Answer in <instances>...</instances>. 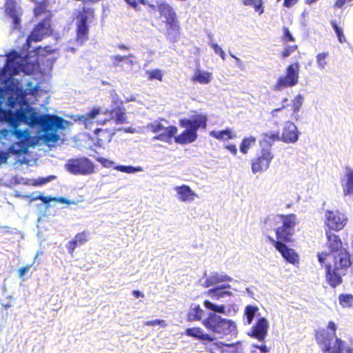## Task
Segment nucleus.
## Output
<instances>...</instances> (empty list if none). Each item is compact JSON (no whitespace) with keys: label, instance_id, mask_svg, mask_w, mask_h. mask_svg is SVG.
Segmentation results:
<instances>
[{"label":"nucleus","instance_id":"f257e3e1","mask_svg":"<svg viewBox=\"0 0 353 353\" xmlns=\"http://www.w3.org/2000/svg\"><path fill=\"white\" fill-rule=\"evenodd\" d=\"M35 68L30 64L27 55L22 56L16 51L10 52L6 57L0 55V88L15 95L8 97V103L11 108L17 104L23 105L19 109L21 121L29 126H39L42 131L49 130H65L70 122L57 115L38 114L34 108L27 105L26 97L34 94L37 92L38 85L34 84L31 77L22 78L20 72L29 74Z\"/></svg>","mask_w":353,"mask_h":353},{"label":"nucleus","instance_id":"f03ea898","mask_svg":"<svg viewBox=\"0 0 353 353\" xmlns=\"http://www.w3.org/2000/svg\"><path fill=\"white\" fill-rule=\"evenodd\" d=\"M319 262L325 265V279L333 288L343 283V276L346 275L352 265L350 254L346 250H341L333 254H327L326 251L319 252Z\"/></svg>","mask_w":353,"mask_h":353},{"label":"nucleus","instance_id":"7ed1b4c3","mask_svg":"<svg viewBox=\"0 0 353 353\" xmlns=\"http://www.w3.org/2000/svg\"><path fill=\"white\" fill-rule=\"evenodd\" d=\"M203 305L205 308L214 312L210 313L208 316L202 322L208 330L221 337L236 334L237 329L234 321L215 314H225V306L224 305H217L205 300L203 302Z\"/></svg>","mask_w":353,"mask_h":353},{"label":"nucleus","instance_id":"20e7f679","mask_svg":"<svg viewBox=\"0 0 353 353\" xmlns=\"http://www.w3.org/2000/svg\"><path fill=\"white\" fill-rule=\"evenodd\" d=\"M327 330L319 329L316 332V339L323 353H353V347H348L345 342L336 336L337 326L330 321Z\"/></svg>","mask_w":353,"mask_h":353},{"label":"nucleus","instance_id":"39448f33","mask_svg":"<svg viewBox=\"0 0 353 353\" xmlns=\"http://www.w3.org/2000/svg\"><path fill=\"white\" fill-rule=\"evenodd\" d=\"M207 121L208 118L205 114H196L190 119H181L180 125L187 129L174 137L175 142L184 145L195 141L197 139V130L199 128H205Z\"/></svg>","mask_w":353,"mask_h":353},{"label":"nucleus","instance_id":"423d86ee","mask_svg":"<svg viewBox=\"0 0 353 353\" xmlns=\"http://www.w3.org/2000/svg\"><path fill=\"white\" fill-rule=\"evenodd\" d=\"M160 14L165 17L168 28V37L171 42H176L178 39L179 26L176 18V13L172 8L164 1H158L157 5Z\"/></svg>","mask_w":353,"mask_h":353},{"label":"nucleus","instance_id":"0eeeda50","mask_svg":"<svg viewBox=\"0 0 353 353\" xmlns=\"http://www.w3.org/2000/svg\"><path fill=\"white\" fill-rule=\"evenodd\" d=\"M272 221L281 223V226L275 229L277 239L285 241H290L294 234V228L296 223V216L291 214L287 216H274L272 219H268V222Z\"/></svg>","mask_w":353,"mask_h":353},{"label":"nucleus","instance_id":"6e6552de","mask_svg":"<svg viewBox=\"0 0 353 353\" xmlns=\"http://www.w3.org/2000/svg\"><path fill=\"white\" fill-rule=\"evenodd\" d=\"M94 18V11L90 8H83L76 17L75 25L77 27V41L82 44L88 40L89 32V23Z\"/></svg>","mask_w":353,"mask_h":353},{"label":"nucleus","instance_id":"1a4fd4ad","mask_svg":"<svg viewBox=\"0 0 353 353\" xmlns=\"http://www.w3.org/2000/svg\"><path fill=\"white\" fill-rule=\"evenodd\" d=\"M66 170L75 175H88L94 172V166L88 158L70 159L65 164Z\"/></svg>","mask_w":353,"mask_h":353},{"label":"nucleus","instance_id":"9d476101","mask_svg":"<svg viewBox=\"0 0 353 353\" xmlns=\"http://www.w3.org/2000/svg\"><path fill=\"white\" fill-rule=\"evenodd\" d=\"M299 63L290 65L286 69V74L278 79L276 84L274 87V90H282L288 87L296 85L299 81Z\"/></svg>","mask_w":353,"mask_h":353},{"label":"nucleus","instance_id":"9b49d317","mask_svg":"<svg viewBox=\"0 0 353 353\" xmlns=\"http://www.w3.org/2000/svg\"><path fill=\"white\" fill-rule=\"evenodd\" d=\"M51 33L50 22L47 18H45L32 31L30 35L26 41V43L23 46V50L27 51H33L31 50V42L41 41L44 37L48 36Z\"/></svg>","mask_w":353,"mask_h":353},{"label":"nucleus","instance_id":"f8f14e48","mask_svg":"<svg viewBox=\"0 0 353 353\" xmlns=\"http://www.w3.org/2000/svg\"><path fill=\"white\" fill-rule=\"evenodd\" d=\"M274 158L271 150L263 148L258 157L252 163V171L254 174L263 172L270 166V163Z\"/></svg>","mask_w":353,"mask_h":353},{"label":"nucleus","instance_id":"ddd939ff","mask_svg":"<svg viewBox=\"0 0 353 353\" xmlns=\"http://www.w3.org/2000/svg\"><path fill=\"white\" fill-rule=\"evenodd\" d=\"M269 326V322L265 317H259L248 332V335L263 342L268 335Z\"/></svg>","mask_w":353,"mask_h":353},{"label":"nucleus","instance_id":"4468645a","mask_svg":"<svg viewBox=\"0 0 353 353\" xmlns=\"http://www.w3.org/2000/svg\"><path fill=\"white\" fill-rule=\"evenodd\" d=\"M325 216L327 225L334 230L343 229L347 221L346 216L339 211H327Z\"/></svg>","mask_w":353,"mask_h":353},{"label":"nucleus","instance_id":"2eb2a0df","mask_svg":"<svg viewBox=\"0 0 353 353\" xmlns=\"http://www.w3.org/2000/svg\"><path fill=\"white\" fill-rule=\"evenodd\" d=\"M3 103V99L0 97V121L2 123H8L9 126L14 129L18 128L21 121V117L19 116V110L15 113H13L12 110H3L1 108Z\"/></svg>","mask_w":353,"mask_h":353},{"label":"nucleus","instance_id":"dca6fc26","mask_svg":"<svg viewBox=\"0 0 353 353\" xmlns=\"http://www.w3.org/2000/svg\"><path fill=\"white\" fill-rule=\"evenodd\" d=\"M299 134L296 125L291 121H287L283 130L281 140L286 143H294L299 140Z\"/></svg>","mask_w":353,"mask_h":353},{"label":"nucleus","instance_id":"f3484780","mask_svg":"<svg viewBox=\"0 0 353 353\" xmlns=\"http://www.w3.org/2000/svg\"><path fill=\"white\" fill-rule=\"evenodd\" d=\"M110 119H103L99 124L105 125L108 123L114 122L116 124H123L126 123L127 116L125 110L123 107L117 106L112 108L110 112Z\"/></svg>","mask_w":353,"mask_h":353},{"label":"nucleus","instance_id":"a211bd4d","mask_svg":"<svg viewBox=\"0 0 353 353\" xmlns=\"http://www.w3.org/2000/svg\"><path fill=\"white\" fill-rule=\"evenodd\" d=\"M270 241L274 243L276 249L288 262L292 264L298 262L299 256L293 249L289 248L284 243L280 241H276L273 239H270Z\"/></svg>","mask_w":353,"mask_h":353},{"label":"nucleus","instance_id":"6ab92c4d","mask_svg":"<svg viewBox=\"0 0 353 353\" xmlns=\"http://www.w3.org/2000/svg\"><path fill=\"white\" fill-rule=\"evenodd\" d=\"M204 277H205V281L201 283V285L205 288H209L222 282L232 281V279L223 272H213L208 276L205 272Z\"/></svg>","mask_w":353,"mask_h":353},{"label":"nucleus","instance_id":"aec40b11","mask_svg":"<svg viewBox=\"0 0 353 353\" xmlns=\"http://www.w3.org/2000/svg\"><path fill=\"white\" fill-rule=\"evenodd\" d=\"M341 185L343 196L353 199V170L352 168H346L344 176L341 179Z\"/></svg>","mask_w":353,"mask_h":353},{"label":"nucleus","instance_id":"412c9836","mask_svg":"<svg viewBox=\"0 0 353 353\" xmlns=\"http://www.w3.org/2000/svg\"><path fill=\"white\" fill-rule=\"evenodd\" d=\"M6 12L12 19V28L17 29L20 27L21 16L22 11L20 8L12 1H8L6 5Z\"/></svg>","mask_w":353,"mask_h":353},{"label":"nucleus","instance_id":"4be33fe9","mask_svg":"<svg viewBox=\"0 0 353 353\" xmlns=\"http://www.w3.org/2000/svg\"><path fill=\"white\" fill-rule=\"evenodd\" d=\"M174 190L178 199L182 202H192L195 197H198L197 194L187 185L176 186Z\"/></svg>","mask_w":353,"mask_h":353},{"label":"nucleus","instance_id":"5701e85b","mask_svg":"<svg viewBox=\"0 0 353 353\" xmlns=\"http://www.w3.org/2000/svg\"><path fill=\"white\" fill-rule=\"evenodd\" d=\"M326 236L327 239V246L330 250L328 252H327V254H333V252L345 250L343 248L342 242L337 235L330 230L326 232Z\"/></svg>","mask_w":353,"mask_h":353},{"label":"nucleus","instance_id":"b1692460","mask_svg":"<svg viewBox=\"0 0 353 353\" xmlns=\"http://www.w3.org/2000/svg\"><path fill=\"white\" fill-rule=\"evenodd\" d=\"M178 130L176 126H165L164 129L159 134L152 138L153 140H158L165 143H170L172 138L176 134Z\"/></svg>","mask_w":353,"mask_h":353},{"label":"nucleus","instance_id":"393cba45","mask_svg":"<svg viewBox=\"0 0 353 353\" xmlns=\"http://www.w3.org/2000/svg\"><path fill=\"white\" fill-rule=\"evenodd\" d=\"M207 294L210 296L213 300H218L222 302L228 301V299H230L232 293L230 291L223 290L222 288H214L210 289Z\"/></svg>","mask_w":353,"mask_h":353},{"label":"nucleus","instance_id":"a878e982","mask_svg":"<svg viewBox=\"0 0 353 353\" xmlns=\"http://www.w3.org/2000/svg\"><path fill=\"white\" fill-rule=\"evenodd\" d=\"M101 108H93L90 112L80 116L79 117V120L85 125L86 128L91 130V125L93 124V121L96 119L97 116L101 113Z\"/></svg>","mask_w":353,"mask_h":353},{"label":"nucleus","instance_id":"bb28decb","mask_svg":"<svg viewBox=\"0 0 353 353\" xmlns=\"http://www.w3.org/2000/svg\"><path fill=\"white\" fill-rule=\"evenodd\" d=\"M185 334L203 341H212L213 340V338L210 334L205 333L200 327L188 328L185 330Z\"/></svg>","mask_w":353,"mask_h":353},{"label":"nucleus","instance_id":"cd10ccee","mask_svg":"<svg viewBox=\"0 0 353 353\" xmlns=\"http://www.w3.org/2000/svg\"><path fill=\"white\" fill-rule=\"evenodd\" d=\"M204 314V311L199 305L193 304L190 306L188 315L187 320L188 321H198L202 319Z\"/></svg>","mask_w":353,"mask_h":353},{"label":"nucleus","instance_id":"c85d7f7f","mask_svg":"<svg viewBox=\"0 0 353 353\" xmlns=\"http://www.w3.org/2000/svg\"><path fill=\"white\" fill-rule=\"evenodd\" d=\"M259 307L255 305H247L244 310L243 322L245 325H250L253 321L254 318L256 316Z\"/></svg>","mask_w":353,"mask_h":353},{"label":"nucleus","instance_id":"c756f323","mask_svg":"<svg viewBox=\"0 0 353 353\" xmlns=\"http://www.w3.org/2000/svg\"><path fill=\"white\" fill-rule=\"evenodd\" d=\"M212 78V74L211 72L198 69L195 71L192 81L201 84H208L211 81Z\"/></svg>","mask_w":353,"mask_h":353},{"label":"nucleus","instance_id":"7c9ffc66","mask_svg":"<svg viewBox=\"0 0 353 353\" xmlns=\"http://www.w3.org/2000/svg\"><path fill=\"white\" fill-rule=\"evenodd\" d=\"M210 136L220 141H226L236 138V134L230 128L221 131L212 130L210 132Z\"/></svg>","mask_w":353,"mask_h":353},{"label":"nucleus","instance_id":"2f4dec72","mask_svg":"<svg viewBox=\"0 0 353 353\" xmlns=\"http://www.w3.org/2000/svg\"><path fill=\"white\" fill-rule=\"evenodd\" d=\"M58 130H49L48 131H43L45 133L39 135V139L47 144L57 143L60 139V136L57 133Z\"/></svg>","mask_w":353,"mask_h":353},{"label":"nucleus","instance_id":"473e14b6","mask_svg":"<svg viewBox=\"0 0 353 353\" xmlns=\"http://www.w3.org/2000/svg\"><path fill=\"white\" fill-rule=\"evenodd\" d=\"M263 140L261 141V145L263 146V144L268 146V148L270 149V147L273 145L275 141L279 139L278 132H270L263 134Z\"/></svg>","mask_w":353,"mask_h":353},{"label":"nucleus","instance_id":"72a5a7b5","mask_svg":"<svg viewBox=\"0 0 353 353\" xmlns=\"http://www.w3.org/2000/svg\"><path fill=\"white\" fill-rule=\"evenodd\" d=\"M242 2L245 6L253 8L259 14H263L264 12L263 1L262 0H242Z\"/></svg>","mask_w":353,"mask_h":353},{"label":"nucleus","instance_id":"f704fd0d","mask_svg":"<svg viewBox=\"0 0 353 353\" xmlns=\"http://www.w3.org/2000/svg\"><path fill=\"white\" fill-rule=\"evenodd\" d=\"M303 103V97L301 94H298L292 101V115L294 116L295 120L299 119V116L297 113L300 111V109Z\"/></svg>","mask_w":353,"mask_h":353},{"label":"nucleus","instance_id":"c9c22d12","mask_svg":"<svg viewBox=\"0 0 353 353\" xmlns=\"http://www.w3.org/2000/svg\"><path fill=\"white\" fill-rule=\"evenodd\" d=\"M9 151L14 154H23L28 152V147L23 142H17L12 145Z\"/></svg>","mask_w":353,"mask_h":353},{"label":"nucleus","instance_id":"e433bc0d","mask_svg":"<svg viewBox=\"0 0 353 353\" xmlns=\"http://www.w3.org/2000/svg\"><path fill=\"white\" fill-rule=\"evenodd\" d=\"M256 143V138L250 136L247 138H244L240 145V151L243 154H247L248 150L254 145Z\"/></svg>","mask_w":353,"mask_h":353},{"label":"nucleus","instance_id":"4c0bfd02","mask_svg":"<svg viewBox=\"0 0 353 353\" xmlns=\"http://www.w3.org/2000/svg\"><path fill=\"white\" fill-rule=\"evenodd\" d=\"M114 169L116 170L122 172L128 173V174H132V173H136V172H139L143 171V168L141 166L134 167L132 165H117L114 168Z\"/></svg>","mask_w":353,"mask_h":353},{"label":"nucleus","instance_id":"58836bf2","mask_svg":"<svg viewBox=\"0 0 353 353\" xmlns=\"http://www.w3.org/2000/svg\"><path fill=\"white\" fill-rule=\"evenodd\" d=\"M229 345L223 343L221 342H215L210 343L208 347L210 353H224L227 346Z\"/></svg>","mask_w":353,"mask_h":353},{"label":"nucleus","instance_id":"ea45409f","mask_svg":"<svg viewBox=\"0 0 353 353\" xmlns=\"http://www.w3.org/2000/svg\"><path fill=\"white\" fill-rule=\"evenodd\" d=\"M339 302L343 307H352L353 306V295L350 294H340Z\"/></svg>","mask_w":353,"mask_h":353},{"label":"nucleus","instance_id":"a19ab883","mask_svg":"<svg viewBox=\"0 0 353 353\" xmlns=\"http://www.w3.org/2000/svg\"><path fill=\"white\" fill-rule=\"evenodd\" d=\"M328 53L327 52H322V53H319L316 58V64H317V66H318V68L320 69L321 70H324L326 67V65H327V58L328 57Z\"/></svg>","mask_w":353,"mask_h":353},{"label":"nucleus","instance_id":"79ce46f5","mask_svg":"<svg viewBox=\"0 0 353 353\" xmlns=\"http://www.w3.org/2000/svg\"><path fill=\"white\" fill-rule=\"evenodd\" d=\"M39 199L42 201L43 203H49L50 202L52 201H57L59 203H65V204H73L74 203V202L73 201H71L70 200H68L66 199H64L63 197H59V198H56V197H51V196H39Z\"/></svg>","mask_w":353,"mask_h":353},{"label":"nucleus","instance_id":"37998d69","mask_svg":"<svg viewBox=\"0 0 353 353\" xmlns=\"http://www.w3.org/2000/svg\"><path fill=\"white\" fill-rule=\"evenodd\" d=\"M146 128L151 130L153 133L159 134L161 130L164 129V125L159 121H154V122L147 125Z\"/></svg>","mask_w":353,"mask_h":353},{"label":"nucleus","instance_id":"c03bdc74","mask_svg":"<svg viewBox=\"0 0 353 353\" xmlns=\"http://www.w3.org/2000/svg\"><path fill=\"white\" fill-rule=\"evenodd\" d=\"M12 134L18 139H27L30 136V133L28 130H21L18 128L14 129L12 130Z\"/></svg>","mask_w":353,"mask_h":353},{"label":"nucleus","instance_id":"a18cd8bd","mask_svg":"<svg viewBox=\"0 0 353 353\" xmlns=\"http://www.w3.org/2000/svg\"><path fill=\"white\" fill-rule=\"evenodd\" d=\"M332 26L333 28V29L334 30L337 37H338V39H339V41L341 42V43H343L345 41V36L343 33V30L341 28H339L338 26V25L336 24V22L334 21H332Z\"/></svg>","mask_w":353,"mask_h":353},{"label":"nucleus","instance_id":"49530a36","mask_svg":"<svg viewBox=\"0 0 353 353\" xmlns=\"http://www.w3.org/2000/svg\"><path fill=\"white\" fill-rule=\"evenodd\" d=\"M224 353H243V350L240 348V343L230 344L227 346Z\"/></svg>","mask_w":353,"mask_h":353},{"label":"nucleus","instance_id":"de8ad7c7","mask_svg":"<svg viewBox=\"0 0 353 353\" xmlns=\"http://www.w3.org/2000/svg\"><path fill=\"white\" fill-rule=\"evenodd\" d=\"M146 73L149 75V79L162 80V74L160 70H148Z\"/></svg>","mask_w":353,"mask_h":353},{"label":"nucleus","instance_id":"09e8293b","mask_svg":"<svg viewBox=\"0 0 353 353\" xmlns=\"http://www.w3.org/2000/svg\"><path fill=\"white\" fill-rule=\"evenodd\" d=\"M133 57L132 54L125 55V56H121V55H113L111 56L110 59L112 61V63L114 65H117V62H122L124 60Z\"/></svg>","mask_w":353,"mask_h":353},{"label":"nucleus","instance_id":"8fccbe9b","mask_svg":"<svg viewBox=\"0 0 353 353\" xmlns=\"http://www.w3.org/2000/svg\"><path fill=\"white\" fill-rule=\"evenodd\" d=\"M32 264L31 265H26V266H24V267H22V268H20L18 270V274H19V276L23 280H24L23 277L24 276L29 272L30 268H32Z\"/></svg>","mask_w":353,"mask_h":353},{"label":"nucleus","instance_id":"3c124183","mask_svg":"<svg viewBox=\"0 0 353 353\" xmlns=\"http://www.w3.org/2000/svg\"><path fill=\"white\" fill-rule=\"evenodd\" d=\"M79 245H83L87 241L86 235L84 232L77 234L74 239Z\"/></svg>","mask_w":353,"mask_h":353},{"label":"nucleus","instance_id":"603ef678","mask_svg":"<svg viewBox=\"0 0 353 353\" xmlns=\"http://www.w3.org/2000/svg\"><path fill=\"white\" fill-rule=\"evenodd\" d=\"M296 48V46H288L284 49L282 52V56L283 58L288 57L293 52L295 51Z\"/></svg>","mask_w":353,"mask_h":353},{"label":"nucleus","instance_id":"864d4df0","mask_svg":"<svg viewBox=\"0 0 353 353\" xmlns=\"http://www.w3.org/2000/svg\"><path fill=\"white\" fill-rule=\"evenodd\" d=\"M253 347L259 349L260 350V353H267L270 351L269 348L263 343L261 345H253ZM251 353L256 352L255 350H252Z\"/></svg>","mask_w":353,"mask_h":353},{"label":"nucleus","instance_id":"5fc2aeb1","mask_svg":"<svg viewBox=\"0 0 353 353\" xmlns=\"http://www.w3.org/2000/svg\"><path fill=\"white\" fill-rule=\"evenodd\" d=\"M145 325H148V326H155V325L164 326L165 324V321L163 320L157 319V320H154V321H146L145 323Z\"/></svg>","mask_w":353,"mask_h":353},{"label":"nucleus","instance_id":"6e6d98bb","mask_svg":"<svg viewBox=\"0 0 353 353\" xmlns=\"http://www.w3.org/2000/svg\"><path fill=\"white\" fill-rule=\"evenodd\" d=\"M79 246V244L74 240H72L68 242V250L70 254H72L77 247Z\"/></svg>","mask_w":353,"mask_h":353},{"label":"nucleus","instance_id":"4d7b16f0","mask_svg":"<svg viewBox=\"0 0 353 353\" xmlns=\"http://www.w3.org/2000/svg\"><path fill=\"white\" fill-rule=\"evenodd\" d=\"M111 100L112 103L117 107L122 104V101L119 99L118 94L115 92L111 94Z\"/></svg>","mask_w":353,"mask_h":353},{"label":"nucleus","instance_id":"13d9d810","mask_svg":"<svg viewBox=\"0 0 353 353\" xmlns=\"http://www.w3.org/2000/svg\"><path fill=\"white\" fill-rule=\"evenodd\" d=\"M55 178L54 176L53 175H51V176H49L48 177H46V178H39L37 180V185H43V184H46V183L48 182H50V181H52V179H54Z\"/></svg>","mask_w":353,"mask_h":353},{"label":"nucleus","instance_id":"bf43d9fd","mask_svg":"<svg viewBox=\"0 0 353 353\" xmlns=\"http://www.w3.org/2000/svg\"><path fill=\"white\" fill-rule=\"evenodd\" d=\"M281 0H277V1H280ZM299 0H284L283 6L286 8H291L294 6Z\"/></svg>","mask_w":353,"mask_h":353},{"label":"nucleus","instance_id":"052dcab7","mask_svg":"<svg viewBox=\"0 0 353 353\" xmlns=\"http://www.w3.org/2000/svg\"><path fill=\"white\" fill-rule=\"evenodd\" d=\"M9 158V155L6 152H0V165L1 164L7 163Z\"/></svg>","mask_w":353,"mask_h":353},{"label":"nucleus","instance_id":"680f3d73","mask_svg":"<svg viewBox=\"0 0 353 353\" xmlns=\"http://www.w3.org/2000/svg\"><path fill=\"white\" fill-rule=\"evenodd\" d=\"M100 161L103 166L107 167V168H110L114 164V163L113 161H110L108 159H101V160Z\"/></svg>","mask_w":353,"mask_h":353},{"label":"nucleus","instance_id":"e2e57ef3","mask_svg":"<svg viewBox=\"0 0 353 353\" xmlns=\"http://www.w3.org/2000/svg\"><path fill=\"white\" fill-rule=\"evenodd\" d=\"M214 52L216 54H219L220 53H223V50L222 48L216 43H212V46H211Z\"/></svg>","mask_w":353,"mask_h":353},{"label":"nucleus","instance_id":"0e129e2a","mask_svg":"<svg viewBox=\"0 0 353 353\" xmlns=\"http://www.w3.org/2000/svg\"><path fill=\"white\" fill-rule=\"evenodd\" d=\"M225 148H227L234 155H236L237 153V149L235 145H225Z\"/></svg>","mask_w":353,"mask_h":353},{"label":"nucleus","instance_id":"69168bd1","mask_svg":"<svg viewBox=\"0 0 353 353\" xmlns=\"http://www.w3.org/2000/svg\"><path fill=\"white\" fill-rule=\"evenodd\" d=\"M10 133V131L6 129L0 130V140L6 139Z\"/></svg>","mask_w":353,"mask_h":353},{"label":"nucleus","instance_id":"338daca9","mask_svg":"<svg viewBox=\"0 0 353 353\" xmlns=\"http://www.w3.org/2000/svg\"><path fill=\"white\" fill-rule=\"evenodd\" d=\"M284 35H285V38L286 40H288V41H293L294 40L292 35L291 34V33L290 32V31L288 29H285Z\"/></svg>","mask_w":353,"mask_h":353},{"label":"nucleus","instance_id":"774afa93","mask_svg":"<svg viewBox=\"0 0 353 353\" xmlns=\"http://www.w3.org/2000/svg\"><path fill=\"white\" fill-rule=\"evenodd\" d=\"M285 108V105H282L281 108H276L274 110H273L272 112H271V114L272 117H276L277 115V112L281 111L282 109Z\"/></svg>","mask_w":353,"mask_h":353}]
</instances>
